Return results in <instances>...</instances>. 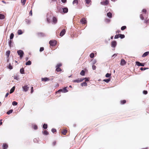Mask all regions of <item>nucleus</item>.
<instances>
[{
  "mask_svg": "<svg viewBox=\"0 0 149 149\" xmlns=\"http://www.w3.org/2000/svg\"><path fill=\"white\" fill-rule=\"evenodd\" d=\"M49 44L50 46H54L56 45L57 44V42L55 40H50L49 42Z\"/></svg>",
  "mask_w": 149,
  "mask_h": 149,
  "instance_id": "f257e3e1",
  "label": "nucleus"
},
{
  "mask_svg": "<svg viewBox=\"0 0 149 149\" xmlns=\"http://www.w3.org/2000/svg\"><path fill=\"white\" fill-rule=\"evenodd\" d=\"M17 53L19 55V56L21 58L23 56L24 53L23 51L22 50H19L17 51Z\"/></svg>",
  "mask_w": 149,
  "mask_h": 149,
  "instance_id": "f03ea898",
  "label": "nucleus"
},
{
  "mask_svg": "<svg viewBox=\"0 0 149 149\" xmlns=\"http://www.w3.org/2000/svg\"><path fill=\"white\" fill-rule=\"evenodd\" d=\"M84 79L83 78H78L77 79L74 80L73 82L74 83H77L81 82L84 80Z\"/></svg>",
  "mask_w": 149,
  "mask_h": 149,
  "instance_id": "7ed1b4c3",
  "label": "nucleus"
},
{
  "mask_svg": "<svg viewBox=\"0 0 149 149\" xmlns=\"http://www.w3.org/2000/svg\"><path fill=\"white\" fill-rule=\"evenodd\" d=\"M66 87L62 89H60L58 91V92L59 93L60 92H61L63 93L67 92L68 91L66 88Z\"/></svg>",
  "mask_w": 149,
  "mask_h": 149,
  "instance_id": "20e7f679",
  "label": "nucleus"
},
{
  "mask_svg": "<svg viewBox=\"0 0 149 149\" xmlns=\"http://www.w3.org/2000/svg\"><path fill=\"white\" fill-rule=\"evenodd\" d=\"M101 3L102 5H107L109 4V1L108 0H105V1H103L101 2Z\"/></svg>",
  "mask_w": 149,
  "mask_h": 149,
  "instance_id": "39448f33",
  "label": "nucleus"
},
{
  "mask_svg": "<svg viewBox=\"0 0 149 149\" xmlns=\"http://www.w3.org/2000/svg\"><path fill=\"white\" fill-rule=\"evenodd\" d=\"M117 44L116 42V41H113L111 42V47H115Z\"/></svg>",
  "mask_w": 149,
  "mask_h": 149,
  "instance_id": "423d86ee",
  "label": "nucleus"
},
{
  "mask_svg": "<svg viewBox=\"0 0 149 149\" xmlns=\"http://www.w3.org/2000/svg\"><path fill=\"white\" fill-rule=\"evenodd\" d=\"M65 29H63L60 33V36L61 37L63 36L65 34Z\"/></svg>",
  "mask_w": 149,
  "mask_h": 149,
  "instance_id": "0eeeda50",
  "label": "nucleus"
},
{
  "mask_svg": "<svg viewBox=\"0 0 149 149\" xmlns=\"http://www.w3.org/2000/svg\"><path fill=\"white\" fill-rule=\"evenodd\" d=\"M136 64L138 66H144V63H141L139 62L136 61Z\"/></svg>",
  "mask_w": 149,
  "mask_h": 149,
  "instance_id": "6e6552de",
  "label": "nucleus"
},
{
  "mask_svg": "<svg viewBox=\"0 0 149 149\" xmlns=\"http://www.w3.org/2000/svg\"><path fill=\"white\" fill-rule=\"evenodd\" d=\"M126 62L123 59H122L121 60L120 65H123L126 64Z\"/></svg>",
  "mask_w": 149,
  "mask_h": 149,
  "instance_id": "1a4fd4ad",
  "label": "nucleus"
},
{
  "mask_svg": "<svg viewBox=\"0 0 149 149\" xmlns=\"http://www.w3.org/2000/svg\"><path fill=\"white\" fill-rule=\"evenodd\" d=\"M22 87L24 91L25 92L27 91L29 88V87H28L27 86H22Z\"/></svg>",
  "mask_w": 149,
  "mask_h": 149,
  "instance_id": "9d476101",
  "label": "nucleus"
},
{
  "mask_svg": "<svg viewBox=\"0 0 149 149\" xmlns=\"http://www.w3.org/2000/svg\"><path fill=\"white\" fill-rule=\"evenodd\" d=\"M50 79L49 78L47 77H45L44 78H42L41 80L42 81L46 82L50 80Z\"/></svg>",
  "mask_w": 149,
  "mask_h": 149,
  "instance_id": "9b49d317",
  "label": "nucleus"
},
{
  "mask_svg": "<svg viewBox=\"0 0 149 149\" xmlns=\"http://www.w3.org/2000/svg\"><path fill=\"white\" fill-rule=\"evenodd\" d=\"M80 22L82 24H85L86 23V21L85 18H83L81 19L80 20Z\"/></svg>",
  "mask_w": 149,
  "mask_h": 149,
  "instance_id": "f8f14e48",
  "label": "nucleus"
},
{
  "mask_svg": "<svg viewBox=\"0 0 149 149\" xmlns=\"http://www.w3.org/2000/svg\"><path fill=\"white\" fill-rule=\"evenodd\" d=\"M8 147V145L6 143H3V149H7Z\"/></svg>",
  "mask_w": 149,
  "mask_h": 149,
  "instance_id": "ddd939ff",
  "label": "nucleus"
},
{
  "mask_svg": "<svg viewBox=\"0 0 149 149\" xmlns=\"http://www.w3.org/2000/svg\"><path fill=\"white\" fill-rule=\"evenodd\" d=\"M67 132V130H65V129H63L62 130V131L61 132L62 134H63L64 135H66Z\"/></svg>",
  "mask_w": 149,
  "mask_h": 149,
  "instance_id": "4468645a",
  "label": "nucleus"
},
{
  "mask_svg": "<svg viewBox=\"0 0 149 149\" xmlns=\"http://www.w3.org/2000/svg\"><path fill=\"white\" fill-rule=\"evenodd\" d=\"M149 54V52H147L144 53L142 55V57H144L147 56Z\"/></svg>",
  "mask_w": 149,
  "mask_h": 149,
  "instance_id": "2eb2a0df",
  "label": "nucleus"
},
{
  "mask_svg": "<svg viewBox=\"0 0 149 149\" xmlns=\"http://www.w3.org/2000/svg\"><path fill=\"white\" fill-rule=\"evenodd\" d=\"M63 12L64 13H66L68 12V9L67 8H63Z\"/></svg>",
  "mask_w": 149,
  "mask_h": 149,
  "instance_id": "dca6fc26",
  "label": "nucleus"
},
{
  "mask_svg": "<svg viewBox=\"0 0 149 149\" xmlns=\"http://www.w3.org/2000/svg\"><path fill=\"white\" fill-rule=\"evenodd\" d=\"M42 134L45 135H47L49 134V132L46 130H44L42 132Z\"/></svg>",
  "mask_w": 149,
  "mask_h": 149,
  "instance_id": "f3484780",
  "label": "nucleus"
},
{
  "mask_svg": "<svg viewBox=\"0 0 149 149\" xmlns=\"http://www.w3.org/2000/svg\"><path fill=\"white\" fill-rule=\"evenodd\" d=\"M107 15L110 18H111L112 17V14L111 12H109L107 13Z\"/></svg>",
  "mask_w": 149,
  "mask_h": 149,
  "instance_id": "a211bd4d",
  "label": "nucleus"
},
{
  "mask_svg": "<svg viewBox=\"0 0 149 149\" xmlns=\"http://www.w3.org/2000/svg\"><path fill=\"white\" fill-rule=\"evenodd\" d=\"M81 85L82 86H87V84L86 82H84L82 83H81Z\"/></svg>",
  "mask_w": 149,
  "mask_h": 149,
  "instance_id": "6ab92c4d",
  "label": "nucleus"
},
{
  "mask_svg": "<svg viewBox=\"0 0 149 149\" xmlns=\"http://www.w3.org/2000/svg\"><path fill=\"white\" fill-rule=\"evenodd\" d=\"M15 89V87L13 86L12 87V88L10 89V93H13Z\"/></svg>",
  "mask_w": 149,
  "mask_h": 149,
  "instance_id": "aec40b11",
  "label": "nucleus"
},
{
  "mask_svg": "<svg viewBox=\"0 0 149 149\" xmlns=\"http://www.w3.org/2000/svg\"><path fill=\"white\" fill-rule=\"evenodd\" d=\"M10 51L8 50L6 52V55L7 56V57L8 58L10 54Z\"/></svg>",
  "mask_w": 149,
  "mask_h": 149,
  "instance_id": "412c9836",
  "label": "nucleus"
},
{
  "mask_svg": "<svg viewBox=\"0 0 149 149\" xmlns=\"http://www.w3.org/2000/svg\"><path fill=\"white\" fill-rule=\"evenodd\" d=\"M78 3V0H74L73 1V4L74 5L75 4H76L77 5Z\"/></svg>",
  "mask_w": 149,
  "mask_h": 149,
  "instance_id": "4be33fe9",
  "label": "nucleus"
},
{
  "mask_svg": "<svg viewBox=\"0 0 149 149\" xmlns=\"http://www.w3.org/2000/svg\"><path fill=\"white\" fill-rule=\"evenodd\" d=\"M5 17V16L3 15L0 14V19H3Z\"/></svg>",
  "mask_w": 149,
  "mask_h": 149,
  "instance_id": "5701e85b",
  "label": "nucleus"
},
{
  "mask_svg": "<svg viewBox=\"0 0 149 149\" xmlns=\"http://www.w3.org/2000/svg\"><path fill=\"white\" fill-rule=\"evenodd\" d=\"M22 33L23 32L21 30L19 29L17 31V33L18 35H21L22 34Z\"/></svg>",
  "mask_w": 149,
  "mask_h": 149,
  "instance_id": "b1692460",
  "label": "nucleus"
},
{
  "mask_svg": "<svg viewBox=\"0 0 149 149\" xmlns=\"http://www.w3.org/2000/svg\"><path fill=\"white\" fill-rule=\"evenodd\" d=\"M56 71L57 72H60L62 71L61 69L59 67H56Z\"/></svg>",
  "mask_w": 149,
  "mask_h": 149,
  "instance_id": "393cba45",
  "label": "nucleus"
},
{
  "mask_svg": "<svg viewBox=\"0 0 149 149\" xmlns=\"http://www.w3.org/2000/svg\"><path fill=\"white\" fill-rule=\"evenodd\" d=\"M126 102V100H121L120 101V104H124Z\"/></svg>",
  "mask_w": 149,
  "mask_h": 149,
  "instance_id": "a878e982",
  "label": "nucleus"
},
{
  "mask_svg": "<svg viewBox=\"0 0 149 149\" xmlns=\"http://www.w3.org/2000/svg\"><path fill=\"white\" fill-rule=\"evenodd\" d=\"M20 72L22 74H23L24 73V70L23 68H22L20 69Z\"/></svg>",
  "mask_w": 149,
  "mask_h": 149,
  "instance_id": "bb28decb",
  "label": "nucleus"
},
{
  "mask_svg": "<svg viewBox=\"0 0 149 149\" xmlns=\"http://www.w3.org/2000/svg\"><path fill=\"white\" fill-rule=\"evenodd\" d=\"M85 71L84 70H82L80 73V74L82 76L85 75Z\"/></svg>",
  "mask_w": 149,
  "mask_h": 149,
  "instance_id": "cd10ccee",
  "label": "nucleus"
},
{
  "mask_svg": "<svg viewBox=\"0 0 149 149\" xmlns=\"http://www.w3.org/2000/svg\"><path fill=\"white\" fill-rule=\"evenodd\" d=\"M53 22L55 24L56 23L57 21V19L56 17H53Z\"/></svg>",
  "mask_w": 149,
  "mask_h": 149,
  "instance_id": "c85d7f7f",
  "label": "nucleus"
},
{
  "mask_svg": "<svg viewBox=\"0 0 149 149\" xmlns=\"http://www.w3.org/2000/svg\"><path fill=\"white\" fill-rule=\"evenodd\" d=\"M31 64V62L30 61H28V62H26V65H30Z\"/></svg>",
  "mask_w": 149,
  "mask_h": 149,
  "instance_id": "c756f323",
  "label": "nucleus"
},
{
  "mask_svg": "<svg viewBox=\"0 0 149 149\" xmlns=\"http://www.w3.org/2000/svg\"><path fill=\"white\" fill-rule=\"evenodd\" d=\"M47 127V125L46 124H44L43 125V128L44 129H46Z\"/></svg>",
  "mask_w": 149,
  "mask_h": 149,
  "instance_id": "7c9ffc66",
  "label": "nucleus"
},
{
  "mask_svg": "<svg viewBox=\"0 0 149 149\" xmlns=\"http://www.w3.org/2000/svg\"><path fill=\"white\" fill-rule=\"evenodd\" d=\"M13 111V110L12 109H10L7 112V113L8 114H9L10 113H12Z\"/></svg>",
  "mask_w": 149,
  "mask_h": 149,
  "instance_id": "2f4dec72",
  "label": "nucleus"
},
{
  "mask_svg": "<svg viewBox=\"0 0 149 149\" xmlns=\"http://www.w3.org/2000/svg\"><path fill=\"white\" fill-rule=\"evenodd\" d=\"M125 37V36L123 34H120L119 38H121L122 39L124 38Z\"/></svg>",
  "mask_w": 149,
  "mask_h": 149,
  "instance_id": "473e14b6",
  "label": "nucleus"
},
{
  "mask_svg": "<svg viewBox=\"0 0 149 149\" xmlns=\"http://www.w3.org/2000/svg\"><path fill=\"white\" fill-rule=\"evenodd\" d=\"M62 65V64L61 63H58L56 66V67H59L60 68V67Z\"/></svg>",
  "mask_w": 149,
  "mask_h": 149,
  "instance_id": "72a5a7b5",
  "label": "nucleus"
},
{
  "mask_svg": "<svg viewBox=\"0 0 149 149\" xmlns=\"http://www.w3.org/2000/svg\"><path fill=\"white\" fill-rule=\"evenodd\" d=\"M110 80V78L104 79L103 80V81L106 82L107 83H108L109 81Z\"/></svg>",
  "mask_w": 149,
  "mask_h": 149,
  "instance_id": "f704fd0d",
  "label": "nucleus"
},
{
  "mask_svg": "<svg viewBox=\"0 0 149 149\" xmlns=\"http://www.w3.org/2000/svg\"><path fill=\"white\" fill-rule=\"evenodd\" d=\"M14 36V35L13 33H11L10 36V39H12L13 38Z\"/></svg>",
  "mask_w": 149,
  "mask_h": 149,
  "instance_id": "c9c22d12",
  "label": "nucleus"
},
{
  "mask_svg": "<svg viewBox=\"0 0 149 149\" xmlns=\"http://www.w3.org/2000/svg\"><path fill=\"white\" fill-rule=\"evenodd\" d=\"M26 1V0H21V2L24 5Z\"/></svg>",
  "mask_w": 149,
  "mask_h": 149,
  "instance_id": "e433bc0d",
  "label": "nucleus"
},
{
  "mask_svg": "<svg viewBox=\"0 0 149 149\" xmlns=\"http://www.w3.org/2000/svg\"><path fill=\"white\" fill-rule=\"evenodd\" d=\"M8 68L10 70L13 69V67L10 63L9 64L8 66Z\"/></svg>",
  "mask_w": 149,
  "mask_h": 149,
  "instance_id": "4c0bfd02",
  "label": "nucleus"
},
{
  "mask_svg": "<svg viewBox=\"0 0 149 149\" xmlns=\"http://www.w3.org/2000/svg\"><path fill=\"white\" fill-rule=\"evenodd\" d=\"M126 28V26H122L121 28V29L123 31Z\"/></svg>",
  "mask_w": 149,
  "mask_h": 149,
  "instance_id": "58836bf2",
  "label": "nucleus"
},
{
  "mask_svg": "<svg viewBox=\"0 0 149 149\" xmlns=\"http://www.w3.org/2000/svg\"><path fill=\"white\" fill-rule=\"evenodd\" d=\"M17 104V103L15 101H13L12 102V104L14 106H16Z\"/></svg>",
  "mask_w": 149,
  "mask_h": 149,
  "instance_id": "ea45409f",
  "label": "nucleus"
},
{
  "mask_svg": "<svg viewBox=\"0 0 149 149\" xmlns=\"http://www.w3.org/2000/svg\"><path fill=\"white\" fill-rule=\"evenodd\" d=\"M52 131L53 133H55L56 132V129L53 128L52 129Z\"/></svg>",
  "mask_w": 149,
  "mask_h": 149,
  "instance_id": "a19ab883",
  "label": "nucleus"
},
{
  "mask_svg": "<svg viewBox=\"0 0 149 149\" xmlns=\"http://www.w3.org/2000/svg\"><path fill=\"white\" fill-rule=\"evenodd\" d=\"M120 34L118 35H116L114 37L115 39H117L119 38Z\"/></svg>",
  "mask_w": 149,
  "mask_h": 149,
  "instance_id": "79ce46f5",
  "label": "nucleus"
},
{
  "mask_svg": "<svg viewBox=\"0 0 149 149\" xmlns=\"http://www.w3.org/2000/svg\"><path fill=\"white\" fill-rule=\"evenodd\" d=\"M12 40H10L9 41V42H8V43H9V46L11 47V43H12Z\"/></svg>",
  "mask_w": 149,
  "mask_h": 149,
  "instance_id": "37998d69",
  "label": "nucleus"
},
{
  "mask_svg": "<svg viewBox=\"0 0 149 149\" xmlns=\"http://www.w3.org/2000/svg\"><path fill=\"white\" fill-rule=\"evenodd\" d=\"M111 75V74L109 73H107L105 77H109Z\"/></svg>",
  "mask_w": 149,
  "mask_h": 149,
  "instance_id": "c03bdc74",
  "label": "nucleus"
},
{
  "mask_svg": "<svg viewBox=\"0 0 149 149\" xmlns=\"http://www.w3.org/2000/svg\"><path fill=\"white\" fill-rule=\"evenodd\" d=\"M94 56V54L93 53H92L90 55V57L91 58H93Z\"/></svg>",
  "mask_w": 149,
  "mask_h": 149,
  "instance_id": "a18cd8bd",
  "label": "nucleus"
},
{
  "mask_svg": "<svg viewBox=\"0 0 149 149\" xmlns=\"http://www.w3.org/2000/svg\"><path fill=\"white\" fill-rule=\"evenodd\" d=\"M86 3L87 4H89L91 1V0H85Z\"/></svg>",
  "mask_w": 149,
  "mask_h": 149,
  "instance_id": "49530a36",
  "label": "nucleus"
},
{
  "mask_svg": "<svg viewBox=\"0 0 149 149\" xmlns=\"http://www.w3.org/2000/svg\"><path fill=\"white\" fill-rule=\"evenodd\" d=\"M33 128L34 130H36L38 129V127L36 125H34L33 126Z\"/></svg>",
  "mask_w": 149,
  "mask_h": 149,
  "instance_id": "de8ad7c7",
  "label": "nucleus"
},
{
  "mask_svg": "<svg viewBox=\"0 0 149 149\" xmlns=\"http://www.w3.org/2000/svg\"><path fill=\"white\" fill-rule=\"evenodd\" d=\"M144 22L146 23L147 24H149V19H147L146 20H145L144 21Z\"/></svg>",
  "mask_w": 149,
  "mask_h": 149,
  "instance_id": "09e8293b",
  "label": "nucleus"
},
{
  "mask_svg": "<svg viewBox=\"0 0 149 149\" xmlns=\"http://www.w3.org/2000/svg\"><path fill=\"white\" fill-rule=\"evenodd\" d=\"M148 69V68H143L142 67H141V68H140V70L142 71L143 70H145L146 69Z\"/></svg>",
  "mask_w": 149,
  "mask_h": 149,
  "instance_id": "8fccbe9b",
  "label": "nucleus"
},
{
  "mask_svg": "<svg viewBox=\"0 0 149 149\" xmlns=\"http://www.w3.org/2000/svg\"><path fill=\"white\" fill-rule=\"evenodd\" d=\"M44 50V48L43 47H41L40 48V51L41 52L43 51Z\"/></svg>",
  "mask_w": 149,
  "mask_h": 149,
  "instance_id": "3c124183",
  "label": "nucleus"
},
{
  "mask_svg": "<svg viewBox=\"0 0 149 149\" xmlns=\"http://www.w3.org/2000/svg\"><path fill=\"white\" fill-rule=\"evenodd\" d=\"M96 68V66L94 65H93L92 66L93 69V70H95Z\"/></svg>",
  "mask_w": 149,
  "mask_h": 149,
  "instance_id": "603ef678",
  "label": "nucleus"
},
{
  "mask_svg": "<svg viewBox=\"0 0 149 149\" xmlns=\"http://www.w3.org/2000/svg\"><path fill=\"white\" fill-rule=\"evenodd\" d=\"M105 21L107 22H110V20L108 19H105Z\"/></svg>",
  "mask_w": 149,
  "mask_h": 149,
  "instance_id": "864d4df0",
  "label": "nucleus"
},
{
  "mask_svg": "<svg viewBox=\"0 0 149 149\" xmlns=\"http://www.w3.org/2000/svg\"><path fill=\"white\" fill-rule=\"evenodd\" d=\"M38 35L39 36H43V34L42 33H38Z\"/></svg>",
  "mask_w": 149,
  "mask_h": 149,
  "instance_id": "5fc2aeb1",
  "label": "nucleus"
},
{
  "mask_svg": "<svg viewBox=\"0 0 149 149\" xmlns=\"http://www.w3.org/2000/svg\"><path fill=\"white\" fill-rule=\"evenodd\" d=\"M140 17L142 20H143L144 19V17L142 14H141L140 15Z\"/></svg>",
  "mask_w": 149,
  "mask_h": 149,
  "instance_id": "6e6d98bb",
  "label": "nucleus"
},
{
  "mask_svg": "<svg viewBox=\"0 0 149 149\" xmlns=\"http://www.w3.org/2000/svg\"><path fill=\"white\" fill-rule=\"evenodd\" d=\"M56 141H54L52 143V144L53 146H55L56 144Z\"/></svg>",
  "mask_w": 149,
  "mask_h": 149,
  "instance_id": "4d7b16f0",
  "label": "nucleus"
},
{
  "mask_svg": "<svg viewBox=\"0 0 149 149\" xmlns=\"http://www.w3.org/2000/svg\"><path fill=\"white\" fill-rule=\"evenodd\" d=\"M143 93L144 94H146L148 93V92L146 91H144Z\"/></svg>",
  "mask_w": 149,
  "mask_h": 149,
  "instance_id": "13d9d810",
  "label": "nucleus"
},
{
  "mask_svg": "<svg viewBox=\"0 0 149 149\" xmlns=\"http://www.w3.org/2000/svg\"><path fill=\"white\" fill-rule=\"evenodd\" d=\"M26 22L28 24H29L30 23V21L29 20L26 19Z\"/></svg>",
  "mask_w": 149,
  "mask_h": 149,
  "instance_id": "bf43d9fd",
  "label": "nucleus"
},
{
  "mask_svg": "<svg viewBox=\"0 0 149 149\" xmlns=\"http://www.w3.org/2000/svg\"><path fill=\"white\" fill-rule=\"evenodd\" d=\"M84 79H85V82L88 81H89V79H88L87 78H85Z\"/></svg>",
  "mask_w": 149,
  "mask_h": 149,
  "instance_id": "052dcab7",
  "label": "nucleus"
},
{
  "mask_svg": "<svg viewBox=\"0 0 149 149\" xmlns=\"http://www.w3.org/2000/svg\"><path fill=\"white\" fill-rule=\"evenodd\" d=\"M29 14L30 15L32 16V10H31L29 13Z\"/></svg>",
  "mask_w": 149,
  "mask_h": 149,
  "instance_id": "680f3d73",
  "label": "nucleus"
},
{
  "mask_svg": "<svg viewBox=\"0 0 149 149\" xmlns=\"http://www.w3.org/2000/svg\"><path fill=\"white\" fill-rule=\"evenodd\" d=\"M142 11L143 12H144L146 13V10L145 9H143L142 10Z\"/></svg>",
  "mask_w": 149,
  "mask_h": 149,
  "instance_id": "e2e57ef3",
  "label": "nucleus"
},
{
  "mask_svg": "<svg viewBox=\"0 0 149 149\" xmlns=\"http://www.w3.org/2000/svg\"><path fill=\"white\" fill-rule=\"evenodd\" d=\"M121 32V31L120 30H118L117 31H116V33H120Z\"/></svg>",
  "mask_w": 149,
  "mask_h": 149,
  "instance_id": "0e129e2a",
  "label": "nucleus"
},
{
  "mask_svg": "<svg viewBox=\"0 0 149 149\" xmlns=\"http://www.w3.org/2000/svg\"><path fill=\"white\" fill-rule=\"evenodd\" d=\"M67 0H61V1L63 3H65L66 2Z\"/></svg>",
  "mask_w": 149,
  "mask_h": 149,
  "instance_id": "69168bd1",
  "label": "nucleus"
},
{
  "mask_svg": "<svg viewBox=\"0 0 149 149\" xmlns=\"http://www.w3.org/2000/svg\"><path fill=\"white\" fill-rule=\"evenodd\" d=\"M47 21L48 23H50V19L48 18V17H47Z\"/></svg>",
  "mask_w": 149,
  "mask_h": 149,
  "instance_id": "338daca9",
  "label": "nucleus"
},
{
  "mask_svg": "<svg viewBox=\"0 0 149 149\" xmlns=\"http://www.w3.org/2000/svg\"><path fill=\"white\" fill-rule=\"evenodd\" d=\"M14 79H15L17 80H18L19 78L18 77H17V76H15L14 77Z\"/></svg>",
  "mask_w": 149,
  "mask_h": 149,
  "instance_id": "774afa93",
  "label": "nucleus"
}]
</instances>
